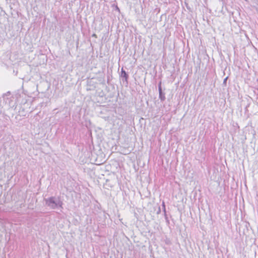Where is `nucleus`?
<instances>
[{"label":"nucleus","instance_id":"obj_1","mask_svg":"<svg viewBox=\"0 0 258 258\" xmlns=\"http://www.w3.org/2000/svg\"><path fill=\"white\" fill-rule=\"evenodd\" d=\"M45 205L51 209L62 208L63 203L60 201L59 198L56 197H50L44 199Z\"/></svg>","mask_w":258,"mask_h":258},{"label":"nucleus","instance_id":"obj_2","mask_svg":"<svg viewBox=\"0 0 258 258\" xmlns=\"http://www.w3.org/2000/svg\"><path fill=\"white\" fill-rule=\"evenodd\" d=\"M120 77L122 78L123 83H125V86H127L128 84V79L129 76L127 73L124 70L123 68H122L121 69Z\"/></svg>","mask_w":258,"mask_h":258},{"label":"nucleus","instance_id":"obj_3","mask_svg":"<svg viewBox=\"0 0 258 258\" xmlns=\"http://www.w3.org/2000/svg\"><path fill=\"white\" fill-rule=\"evenodd\" d=\"M159 99H160L161 101L163 102V101H165V100L166 99V97H165V93L164 92V91L159 92Z\"/></svg>","mask_w":258,"mask_h":258},{"label":"nucleus","instance_id":"obj_4","mask_svg":"<svg viewBox=\"0 0 258 258\" xmlns=\"http://www.w3.org/2000/svg\"><path fill=\"white\" fill-rule=\"evenodd\" d=\"M158 87L159 93L160 92L163 91L162 87H161V82H160L159 83Z\"/></svg>","mask_w":258,"mask_h":258},{"label":"nucleus","instance_id":"obj_5","mask_svg":"<svg viewBox=\"0 0 258 258\" xmlns=\"http://www.w3.org/2000/svg\"><path fill=\"white\" fill-rule=\"evenodd\" d=\"M164 217H165V219L166 220V222L169 224V221L168 218L167 217V215L166 214V212H165V213H164Z\"/></svg>","mask_w":258,"mask_h":258},{"label":"nucleus","instance_id":"obj_6","mask_svg":"<svg viewBox=\"0 0 258 258\" xmlns=\"http://www.w3.org/2000/svg\"><path fill=\"white\" fill-rule=\"evenodd\" d=\"M162 207L163 208V211H164V213H165V212H166L165 205L164 202H162Z\"/></svg>","mask_w":258,"mask_h":258},{"label":"nucleus","instance_id":"obj_7","mask_svg":"<svg viewBox=\"0 0 258 258\" xmlns=\"http://www.w3.org/2000/svg\"><path fill=\"white\" fill-rule=\"evenodd\" d=\"M228 79V77H227L226 78H225L223 81V85H224L225 86L226 85V83H227V80Z\"/></svg>","mask_w":258,"mask_h":258},{"label":"nucleus","instance_id":"obj_8","mask_svg":"<svg viewBox=\"0 0 258 258\" xmlns=\"http://www.w3.org/2000/svg\"><path fill=\"white\" fill-rule=\"evenodd\" d=\"M11 94V92L10 91H8V92H7L6 94H4V95H6V96H9Z\"/></svg>","mask_w":258,"mask_h":258},{"label":"nucleus","instance_id":"obj_9","mask_svg":"<svg viewBox=\"0 0 258 258\" xmlns=\"http://www.w3.org/2000/svg\"><path fill=\"white\" fill-rule=\"evenodd\" d=\"M159 213H160V208H159V210L157 212V214H159Z\"/></svg>","mask_w":258,"mask_h":258},{"label":"nucleus","instance_id":"obj_10","mask_svg":"<svg viewBox=\"0 0 258 258\" xmlns=\"http://www.w3.org/2000/svg\"><path fill=\"white\" fill-rule=\"evenodd\" d=\"M116 10L119 11V9L117 6L116 7Z\"/></svg>","mask_w":258,"mask_h":258},{"label":"nucleus","instance_id":"obj_11","mask_svg":"<svg viewBox=\"0 0 258 258\" xmlns=\"http://www.w3.org/2000/svg\"><path fill=\"white\" fill-rule=\"evenodd\" d=\"M93 36L96 37V34H94L93 35Z\"/></svg>","mask_w":258,"mask_h":258}]
</instances>
